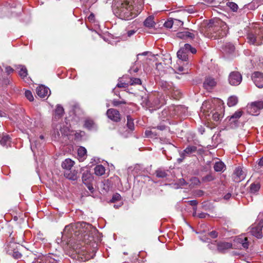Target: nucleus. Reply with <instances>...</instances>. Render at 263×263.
Wrapping results in <instances>:
<instances>
[{"label":"nucleus","mask_w":263,"mask_h":263,"mask_svg":"<svg viewBox=\"0 0 263 263\" xmlns=\"http://www.w3.org/2000/svg\"><path fill=\"white\" fill-rule=\"evenodd\" d=\"M187 202L189 204H190L192 206H194L193 210L194 211V213H193V216H195L196 214V211L197 210V205L198 204V202L196 200H190L188 201Z\"/></svg>","instance_id":"obj_38"},{"label":"nucleus","mask_w":263,"mask_h":263,"mask_svg":"<svg viewBox=\"0 0 263 263\" xmlns=\"http://www.w3.org/2000/svg\"><path fill=\"white\" fill-rule=\"evenodd\" d=\"M143 4V0H121L117 6V13L123 20H131L140 13Z\"/></svg>","instance_id":"obj_1"},{"label":"nucleus","mask_w":263,"mask_h":263,"mask_svg":"<svg viewBox=\"0 0 263 263\" xmlns=\"http://www.w3.org/2000/svg\"><path fill=\"white\" fill-rule=\"evenodd\" d=\"M94 122L93 121L90 120H86L85 122L84 125L85 127L89 129H91L93 127Z\"/></svg>","instance_id":"obj_40"},{"label":"nucleus","mask_w":263,"mask_h":263,"mask_svg":"<svg viewBox=\"0 0 263 263\" xmlns=\"http://www.w3.org/2000/svg\"><path fill=\"white\" fill-rule=\"evenodd\" d=\"M183 50H178L177 52V57L179 59L180 64H182V62H186L188 60V54L186 52L182 51Z\"/></svg>","instance_id":"obj_24"},{"label":"nucleus","mask_w":263,"mask_h":263,"mask_svg":"<svg viewBox=\"0 0 263 263\" xmlns=\"http://www.w3.org/2000/svg\"><path fill=\"white\" fill-rule=\"evenodd\" d=\"M180 61L178 62V65L175 66V68L176 70V72L177 73H179L180 72H182V74L187 73L189 72V66L187 64L183 66L181 65V64H179Z\"/></svg>","instance_id":"obj_17"},{"label":"nucleus","mask_w":263,"mask_h":263,"mask_svg":"<svg viewBox=\"0 0 263 263\" xmlns=\"http://www.w3.org/2000/svg\"><path fill=\"white\" fill-rule=\"evenodd\" d=\"M106 115L109 119L114 122H119L121 120L119 111L115 109L110 108L108 109Z\"/></svg>","instance_id":"obj_11"},{"label":"nucleus","mask_w":263,"mask_h":263,"mask_svg":"<svg viewBox=\"0 0 263 263\" xmlns=\"http://www.w3.org/2000/svg\"><path fill=\"white\" fill-rule=\"evenodd\" d=\"M5 70L8 74H10L14 71V69L10 66L6 67Z\"/></svg>","instance_id":"obj_50"},{"label":"nucleus","mask_w":263,"mask_h":263,"mask_svg":"<svg viewBox=\"0 0 263 263\" xmlns=\"http://www.w3.org/2000/svg\"><path fill=\"white\" fill-rule=\"evenodd\" d=\"M86 153H87L86 149L83 146H80L78 149V155L79 157H80V158L82 161L85 159Z\"/></svg>","instance_id":"obj_27"},{"label":"nucleus","mask_w":263,"mask_h":263,"mask_svg":"<svg viewBox=\"0 0 263 263\" xmlns=\"http://www.w3.org/2000/svg\"><path fill=\"white\" fill-rule=\"evenodd\" d=\"M260 184L259 182H255L252 183L250 186V192L251 194H255L259 190Z\"/></svg>","instance_id":"obj_23"},{"label":"nucleus","mask_w":263,"mask_h":263,"mask_svg":"<svg viewBox=\"0 0 263 263\" xmlns=\"http://www.w3.org/2000/svg\"><path fill=\"white\" fill-rule=\"evenodd\" d=\"M151 134H152V131H147L146 130L145 132V135L147 136H150Z\"/></svg>","instance_id":"obj_64"},{"label":"nucleus","mask_w":263,"mask_h":263,"mask_svg":"<svg viewBox=\"0 0 263 263\" xmlns=\"http://www.w3.org/2000/svg\"><path fill=\"white\" fill-rule=\"evenodd\" d=\"M197 151V147L195 146H189L182 152L179 153L180 157L177 159L179 163L182 161L186 157H189L192 154Z\"/></svg>","instance_id":"obj_8"},{"label":"nucleus","mask_w":263,"mask_h":263,"mask_svg":"<svg viewBox=\"0 0 263 263\" xmlns=\"http://www.w3.org/2000/svg\"><path fill=\"white\" fill-rule=\"evenodd\" d=\"M263 108V101L254 102L248 107V112L252 115L259 114V111Z\"/></svg>","instance_id":"obj_6"},{"label":"nucleus","mask_w":263,"mask_h":263,"mask_svg":"<svg viewBox=\"0 0 263 263\" xmlns=\"http://www.w3.org/2000/svg\"><path fill=\"white\" fill-rule=\"evenodd\" d=\"M126 126L130 132H133L135 129V125L133 119L130 116H127Z\"/></svg>","instance_id":"obj_29"},{"label":"nucleus","mask_w":263,"mask_h":263,"mask_svg":"<svg viewBox=\"0 0 263 263\" xmlns=\"http://www.w3.org/2000/svg\"><path fill=\"white\" fill-rule=\"evenodd\" d=\"M179 184H180V186H183V185L186 184V181L183 178L179 179Z\"/></svg>","instance_id":"obj_59"},{"label":"nucleus","mask_w":263,"mask_h":263,"mask_svg":"<svg viewBox=\"0 0 263 263\" xmlns=\"http://www.w3.org/2000/svg\"><path fill=\"white\" fill-rule=\"evenodd\" d=\"M128 83L122 82H119L117 84V87H118L119 88H126L128 87Z\"/></svg>","instance_id":"obj_47"},{"label":"nucleus","mask_w":263,"mask_h":263,"mask_svg":"<svg viewBox=\"0 0 263 263\" xmlns=\"http://www.w3.org/2000/svg\"><path fill=\"white\" fill-rule=\"evenodd\" d=\"M45 263H59L55 259L50 257H47L45 259Z\"/></svg>","instance_id":"obj_44"},{"label":"nucleus","mask_w":263,"mask_h":263,"mask_svg":"<svg viewBox=\"0 0 263 263\" xmlns=\"http://www.w3.org/2000/svg\"><path fill=\"white\" fill-rule=\"evenodd\" d=\"M64 175L67 178L71 180H76L77 179L76 174L69 173V171L65 172Z\"/></svg>","instance_id":"obj_35"},{"label":"nucleus","mask_w":263,"mask_h":263,"mask_svg":"<svg viewBox=\"0 0 263 263\" xmlns=\"http://www.w3.org/2000/svg\"><path fill=\"white\" fill-rule=\"evenodd\" d=\"M232 244L227 242H219L217 243V250L221 253L224 252L226 250L232 248Z\"/></svg>","instance_id":"obj_14"},{"label":"nucleus","mask_w":263,"mask_h":263,"mask_svg":"<svg viewBox=\"0 0 263 263\" xmlns=\"http://www.w3.org/2000/svg\"><path fill=\"white\" fill-rule=\"evenodd\" d=\"M228 80L230 85L237 86L241 82L242 76L239 72L233 71L230 73Z\"/></svg>","instance_id":"obj_7"},{"label":"nucleus","mask_w":263,"mask_h":263,"mask_svg":"<svg viewBox=\"0 0 263 263\" xmlns=\"http://www.w3.org/2000/svg\"><path fill=\"white\" fill-rule=\"evenodd\" d=\"M211 114L212 115V119L215 121H219L223 117L222 111H221L220 112L217 111H212L211 112L210 114L208 115V116H210Z\"/></svg>","instance_id":"obj_26"},{"label":"nucleus","mask_w":263,"mask_h":263,"mask_svg":"<svg viewBox=\"0 0 263 263\" xmlns=\"http://www.w3.org/2000/svg\"><path fill=\"white\" fill-rule=\"evenodd\" d=\"M36 92L41 98H44L49 96V93H50V91L48 87L44 85H41L36 88Z\"/></svg>","instance_id":"obj_13"},{"label":"nucleus","mask_w":263,"mask_h":263,"mask_svg":"<svg viewBox=\"0 0 263 263\" xmlns=\"http://www.w3.org/2000/svg\"><path fill=\"white\" fill-rule=\"evenodd\" d=\"M217 85V81L212 77H207L204 81L203 87L206 90H211Z\"/></svg>","instance_id":"obj_12"},{"label":"nucleus","mask_w":263,"mask_h":263,"mask_svg":"<svg viewBox=\"0 0 263 263\" xmlns=\"http://www.w3.org/2000/svg\"><path fill=\"white\" fill-rule=\"evenodd\" d=\"M7 252L9 254L12 255L15 259H20L22 256L21 253L16 250H14L13 251H12L8 249Z\"/></svg>","instance_id":"obj_32"},{"label":"nucleus","mask_w":263,"mask_h":263,"mask_svg":"<svg viewBox=\"0 0 263 263\" xmlns=\"http://www.w3.org/2000/svg\"><path fill=\"white\" fill-rule=\"evenodd\" d=\"M0 143L3 146H7L10 143V138L9 135L0 134Z\"/></svg>","instance_id":"obj_18"},{"label":"nucleus","mask_w":263,"mask_h":263,"mask_svg":"<svg viewBox=\"0 0 263 263\" xmlns=\"http://www.w3.org/2000/svg\"><path fill=\"white\" fill-rule=\"evenodd\" d=\"M252 80L255 85L258 88L263 87V73L256 71L252 74Z\"/></svg>","instance_id":"obj_10"},{"label":"nucleus","mask_w":263,"mask_h":263,"mask_svg":"<svg viewBox=\"0 0 263 263\" xmlns=\"http://www.w3.org/2000/svg\"><path fill=\"white\" fill-rule=\"evenodd\" d=\"M155 128H157L160 130H163L166 128V126L165 125H161L157 126V127H155Z\"/></svg>","instance_id":"obj_57"},{"label":"nucleus","mask_w":263,"mask_h":263,"mask_svg":"<svg viewBox=\"0 0 263 263\" xmlns=\"http://www.w3.org/2000/svg\"><path fill=\"white\" fill-rule=\"evenodd\" d=\"M235 242L240 244L245 249H247L249 247V242L247 237L243 235L239 236L235 238Z\"/></svg>","instance_id":"obj_15"},{"label":"nucleus","mask_w":263,"mask_h":263,"mask_svg":"<svg viewBox=\"0 0 263 263\" xmlns=\"http://www.w3.org/2000/svg\"><path fill=\"white\" fill-rule=\"evenodd\" d=\"M194 34L187 31L179 32L177 33V37L181 39H186L187 38H194Z\"/></svg>","instance_id":"obj_16"},{"label":"nucleus","mask_w":263,"mask_h":263,"mask_svg":"<svg viewBox=\"0 0 263 263\" xmlns=\"http://www.w3.org/2000/svg\"><path fill=\"white\" fill-rule=\"evenodd\" d=\"M81 226L83 228L86 227V229H89L91 228V226L89 224L86 223V222H83L81 224Z\"/></svg>","instance_id":"obj_53"},{"label":"nucleus","mask_w":263,"mask_h":263,"mask_svg":"<svg viewBox=\"0 0 263 263\" xmlns=\"http://www.w3.org/2000/svg\"><path fill=\"white\" fill-rule=\"evenodd\" d=\"M25 96L30 101H32L34 99L32 93L31 91L27 90L25 92Z\"/></svg>","instance_id":"obj_43"},{"label":"nucleus","mask_w":263,"mask_h":263,"mask_svg":"<svg viewBox=\"0 0 263 263\" xmlns=\"http://www.w3.org/2000/svg\"><path fill=\"white\" fill-rule=\"evenodd\" d=\"M184 47L185 50H186L188 52L191 53H195L196 52V49L192 47L191 45L189 44H185L184 45Z\"/></svg>","instance_id":"obj_36"},{"label":"nucleus","mask_w":263,"mask_h":263,"mask_svg":"<svg viewBox=\"0 0 263 263\" xmlns=\"http://www.w3.org/2000/svg\"><path fill=\"white\" fill-rule=\"evenodd\" d=\"M200 240L201 241H202L203 242H210V239L207 237H201L200 238Z\"/></svg>","instance_id":"obj_61"},{"label":"nucleus","mask_w":263,"mask_h":263,"mask_svg":"<svg viewBox=\"0 0 263 263\" xmlns=\"http://www.w3.org/2000/svg\"><path fill=\"white\" fill-rule=\"evenodd\" d=\"M242 112L241 111H237L230 117L229 120H232V122H235L242 116Z\"/></svg>","instance_id":"obj_33"},{"label":"nucleus","mask_w":263,"mask_h":263,"mask_svg":"<svg viewBox=\"0 0 263 263\" xmlns=\"http://www.w3.org/2000/svg\"><path fill=\"white\" fill-rule=\"evenodd\" d=\"M136 32V31L134 30H129L128 31V32H127V36L130 37L132 35H133V34H134Z\"/></svg>","instance_id":"obj_58"},{"label":"nucleus","mask_w":263,"mask_h":263,"mask_svg":"<svg viewBox=\"0 0 263 263\" xmlns=\"http://www.w3.org/2000/svg\"><path fill=\"white\" fill-rule=\"evenodd\" d=\"M213 179H214V178H213V176L210 175H207L203 178V181H210L213 180Z\"/></svg>","instance_id":"obj_51"},{"label":"nucleus","mask_w":263,"mask_h":263,"mask_svg":"<svg viewBox=\"0 0 263 263\" xmlns=\"http://www.w3.org/2000/svg\"><path fill=\"white\" fill-rule=\"evenodd\" d=\"M121 200V195L118 193H116L112 196V199L110 200V202L114 203L116 201H120Z\"/></svg>","instance_id":"obj_42"},{"label":"nucleus","mask_w":263,"mask_h":263,"mask_svg":"<svg viewBox=\"0 0 263 263\" xmlns=\"http://www.w3.org/2000/svg\"><path fill=\"white\" fill-rule=\"evenodd\" d=\"M248 42L250 44L259 46L263 44V27H258L249 32L247 34Z\"/></svg>","instance_id":"obj_3"},{"label":"nucleus","mask_w":263,"mask_h":263,"mask_svg":"<svg viewBox=\"0 0 263 263\" xmlns=\"http://www.w3.org/2000/svg\"><path fill=\"white\" fill-rule=\"evenodd\" d=\"M30 142L31 149L33 153H34L35 152V149L36 148H38L40 146V145L38 143H37V141H31L30 140Z\"/></svg>","instance_id":"obj_39"},{"label":"nucleus","mask_w":263,"mask_h":263,"mask_svg":"<svg viewBox=\"0 0 263 263\" xmlns=\"http://www.w3.org/2000/svg\"><path fill=\"white\" fill-rule=\"evenodd\" d=\"M16 68L20 69L18 74L22 78L24 79L28 75V71L25 66L19 65L16 66Z\"/></svg>","instance_id":"obj_21"},{"label":"nucleus","mask_w":263,"mask_h":263,"mask_svg":"<svg viewBox=\"0 0 263 263\" xmlns=\"http://www.w3.org/2000/svg\"><path fill=\"white\" fill-rule=\"evenodd\" d=\"M81 237L83 240L86 243L88 244L93 240V237L90 236L88 233L86 234H82Z\"/></svg>","instance_id":"obj_31"},{"label":"nucleus","mask_w":263,"mask_h":263,"mask_svg":"<svg viewBox=\"0 0 263 263\" xmlns=\"http://www.w3.org/2000/svg\"><path fill=\"white\" fill-rule=\"evenodd\" d=\"M238 103V98L236 96H231L229 98L227 104L229 107L234 106Z\"/></svg>","instance_id":"obj_30"},{"label":"nucleus","mask_w":263,"mask_h":263,"mask_svg":"<svg viewBox=\"0 0 263 263\" xmlns=\"http://www.w3.org/2000/svg\"><path fill=\"white\" fill-rule=\"evenodd\" d=\"M173 25V20H168L166 21L164 24V26L167 28H171L172 27Z\"/></svg>","instance_id":"obj_46"},{"label":"nucleus","mask_w":263,"mask_h":263,"mask_svg":"<svg viewBox=\"0 0 263 263\" xmlns=\"http://www.w3.org/2000/svg\"><path fill=\"white\" fill-rule=\"evenodd\" d=\"M74 162L70 159H66L62 163V166L64 169L69 171L73 166Z\"/></svg>","instance_id":"obj_19"},{"label":"nucleus","mask_w":263,"mask_h":263,"mask_svg":"<svg viewBox=\"0 0 263 263\" xmlns=\"http://www.w3.org/2000/svg\"><path fill=\"white\" fill-rule=\"evenodd\" d=\"M82 180L83 183L86 185L88 189L92 193L94 192V188L92 185L93 177L90 171L86 170L83 173Z\"/></svg>","instance_id":"obj_5"},{"label":"nucleus","mask_w":263,"mask_h":263,"mask_svg":"<svg viewBox=\"0 0 263 263\" xmlns=\"http://www.w3.org/2000/svg\"><path fill=\"white\" fill-rule=\"evenodd\" d=\"M246 176V173L240 166L235 168L233 175V180L236 182H239L243 180Z\"/></svg>","instance_id":"obj_9"},{"label":"nucleus","mask_w":263,"mask_h":263,"mask_svg":"<svg viewBox=\"0 0 263 263\" xmlns=\"http://www.w3.org/2000/svg\"><path fill=\"white\" fill-rule=\"evenodd\" d=\"M3 84L6 85H7L8 84H9L10 83V80L9 78H6V79H4L3 80Z\"/></svg>","instance_id":"obj_62"},{"label":"nucleus","mask_w":263,"mask_h":263,"mask_svg":"<svg viewBox=\"0 0 263 263\" xmlns=\"http://www.w3.org/2000/svg\"><path fill=\"white\" fill-rule=\"evenodd\" d=\"M216 241H214V243H211L208 245V247L211 250H214L217 247Z\"/></svg>","instance_id":"obj_52"},{"label":"nucleus","mask_w":263,"mask_h":263,"mask_svg":"<svg viewBox=\"0 0 263 263\" xmlns=\"http://www.w3.org/2000/svg\"><path fill=\"white\" fill-rule=\"evenodd\" d=\"M129 83H130V85H136V84H141V81L139 78H130Z\"/></svg>","instance_id":"obj_41"},{"label":"nucleus","mask_w":263,"mask_h":263,"mask_svg":"<svg viewBox=\"0 0 263 263\" xmlns=\"http://www.w3.org/2000/svg\"><path fill=\"white\" fill-rule=\"evenodd\" d=\"M227 5L234 12L237 11L238 9L237 5L234 2H228Z\"/></svg>","instance_id":"obj_37"},{"label":"nucleus","mask_w":263,"mask_h":263,"mask_svg":"<svg viewBox=\"0 0 263 263\" xmlns=\"http://www.w3.org/2000/svg\"><path fill=\"white\" fill-rule=\"evenodd\" d=\"M262 214H259L256 221L252 225L250 233L257 238H261L262 236V230L263 228Z\"/></svg>","instance_id":"obj_4"},{"label":"nucleus","mask_w":263,"mask_h":263,"mask_svg":"<svg viewBox=\"0 0 263 263\" xmlns=\"http://www.w3.org/2000/svg\"><path fill=\"white\" fill-rule=\"evenodd\" d=\"M226 47H228L229 48L228 52H232L234 51V50L235 49L234 46L232 44H228L226 45Z\"/></svg>","instance_id":"obj_49"},{"label":"nucleus","mask_w":263,"mask_h":263,"mask_svg":"<svg viewBox=\"0 0 263 263\" xmlns=\"http://www.w3.org/2000/svg\"><path fill=\"white\" fill-rule=\"evenodd\" d=\"M209 216V215L205 213H201L198 215V217L200 218H205L206 216Z\"/></svg>","instance_id":"obj_54"},{"label":"nucleus","mask_w":263,"mask_h":263,"mask_svg":"<svg viewBox=\"0 0 263 263\" xmlns=\"http://www.w3.org/2000/svg\"><path fill=\"white\" fill-rule=\"evenodd\" d=\"M88 19L90 22H93L95 20V15L93 13H91L88 16Z\"/></svg>","instance_id":"obj_55"},{"label":"nucleus","mask_w":263,"mask_h":263,"mask_svg":"<svg viewBox=\"0 0 263 263\" xmlns=\"http://www.w3.org/2000/svg\"><path fill=\"white\" fill-rule=\"evenodd\" d=\"M208 105V102H205V103H203L202 106L201 107V109L203 111H205V108H206Z\"/></svg>","instance_id":"obj_63"},{"label":"nucleus","mask_w":263,"mask_h":263,"mask_svg":"<svg viewBox=\"0 0 263 263\" xmlns=\"http://www.w3.org/2000/svg\"><path fill=\"white\" fill-rule=\"evenodd\" d=\"M112 103L114 106H117L120 104H125L126 103V102L124 101H118L117 100H114Z\"/></svg>","instance_id":"obj_45"},{"label":"nucleus","mask_w":263,"mask_h":263,"mask_svg":"<svg viewBox=\"0 0 263 263\" xmlns=\"http://www.w3.org/2000/svg\"><path fill=\"white\" fill-rule=\"evenodd\" d=\"M209 236L213 238H215L218 236V233L216 231H212L208 233Z\"/></svg>","instance_id":"obj_48"},{"label":"nucleus","mask_w":263,"mask_h":263,"mask_svg":"<svg viewBox=\"0 0 263 263\" xmlns=\"http://www.w3.org/2000/svg\"><path fill=\"white\" fill-rule=\"evenodd\" d=\"M95 174L97 176H102L105 174V168L101 164L97 165L94 168Z\"/></svg>","instance_id":"obj_25"},{"label":"nucleus","mask_w":263,"mask_h":263,"mask_svg":"<svg viewBox=\"0 0 263 263\" xmlns=\"http://www.w3.org/2000/svg\"><path fill=\"white\" fill-rule=\"evenodd\" d=\"M64 108L60 105H57L54 111V119L58 120L60 119L64 114Z\"/></svg>","instance_id":"obj_20"},{"label":"nucleus","mask_w":263,"mask_h":263,"mask_svg":"<svg viewBox=\"0 0 263 263\" xmlns=\"http://www.w3.org/2000/svg\"><path fill=\"white\" fill-rule=\"evenodd\" d=\"M228 32L227 25L220 21L213 25H209L205 31L206 36L214 40L226 36Z\"/></svg>","instance_id":"obj_2"},{"label":"nucleus","mask_w":263,"mask_h":263,"mask_svg":"<svg viewBox=\"0 0 263 263\" xmlns=\"http://www.w3.org/2000/svg\"><path fill=\"white\" fill-rule=\"evenodd\" d=\"M225 167L224 164L221 161L216 162L214 166V170L216 172H222Z\"/></svg>","instance_id":"obj_28"},{"label":"nucleus","mask_w":263,"mask_h":263,"mask_svg":"<svg viewBox=\"0 0 263 263\" xmlns=\"http://www.w3.org/2000/svg\"><path fill=\"white\" fill-rule=\"evenodd\" d=\"M153 16H149L147 17L144 22V25L148 28H153L155 26V23L154 21Z\"/></svg>","instance_id":"obj_22"},{"label":"nucleus","mask_w":263,"mask_h":263,"mask_svg":"<svg viewBox=\"0 0 263 263\" xmlns=\"http://www.w3.org/2000/svg\"><path fill=\"white\" fill-rule=\"evenodd\" d=\"M231 194L229 193H227V194H226L224 197H223V198L225 199V200H229L230 199V198L231 197Z\"/></svg>","instance_id":"obj_60"},{"label":"nucleus","mask_w":263,"mask_h":263,"mask_svg":"<svg viewBox=\"0 0 263 263\" xmlns=\"http://www.w3.org/2000/svg\"><path fill=\"white\" fill-rule=\"evenodd\" d=\"M155 174L158 178H164L167 176V172L161 169H158L156 171Z\"/></svg>","instance_id":"obj_34"},{"label":"nucleus","mask_w":263,"mask_h":263,"mask_svg":"<svg viewBox=\"0 0 263 263\" xmlns=\"http://www.w3.org/2000/svg\"><path fill=\"white\" fill-rule=\"evenodd\" d=\"M257 165L258 167H263V157L258 160Z\"/></svg>","instance_id":"obj_56"}]
</instances>
